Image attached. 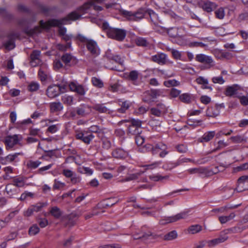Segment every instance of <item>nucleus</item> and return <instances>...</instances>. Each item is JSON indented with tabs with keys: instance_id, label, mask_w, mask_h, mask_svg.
<instances>
[{
	"instance_id": "nucleus-13",
	"label": "nucleus",
	"mask_w": 248,
	"mask_h": 248,
	"mask_svg": "<svg viewBox=\"0 0 248 248\" xmlns=\"http://www.w3.org/2000/svg\"><path fill=\"white\" fill-rule=\"evenodd\" d=\"M19 34L18 33L12 32H10L8 35V40L5 42L3 45L5 48L10 50L15 47V40L16 38L18 37Z\"/></svg>"
},
{
	"instance_id": "nucleus-61",
	"label": "nucleus",
	"mask_w": 248,
	"mask_h": 248,
	"mask_svg": "<svg viewBox=\"0 0 248 248\" xmlns=\"http://www.w3.org/2000/svg\"><path fill=\"white\" fill-rule=\"evenodd\" d=\"M197 83L202 84L203 85H207L208 84V80L207 78H205L202 77H199L196 79Z\"/></svg>"
},
{
	"instance_id": "nucleus-24",
	"label": "nucleus",
	"mask_w": 248,
	"mask_h": 248,
	"mask_svg": "<svg viewBox=\"0 0 248 248\" xmlns=\"http://www.w3.org/2000/svg\"><path fill=\"white\" fill-rule=\"evenodd\" d=\"M49 108L51 113H59L63 108L62 104L60 102H54L49 104Z\"/></svg>"
},
{
	"instance_id": "nucleus-55",
	"label": "nucleus",
	"mask_w": 248,
	"mask_h": 248,
	"mask_svg": "<svg viewBox=\"0 0 248 248\" xmlns=\"http://www.w3.org/2000/svg\"><path fill=\"white\" fill-rule=\"evenodd\" d=\"M41 163V162L39 161H33L32 160H30L27 163V167L31 169H36L37 168L39 165Z\"/></svg>"
},
{
	"instance_id": "nucleus-32",
	"label": "nucleus",
	"mask_w": 248,
	"mask_h": 248,
	"mask_svg": "<svg viewBox=\"0 0 248 248\" xmlns=\"http://www.w3.org/2000/svg\"><path fill=\"white\" fill-rule=\"evenodd\" d=\"M193 98L192 94L188 93H185L179 95L180 100L186 104L190 103L193 100Z\"/></svg>"
},
{
	"instance_id": "nucleus-53",
	"label": "nucleus",
	"mask_w": 248,
	"mask_h": 248,
	"mask_svg": "<svg viewBox=\"0 0 248 248\" xmlns=\"http://www.w3.org/2000/svg\"><path fill=\"white\" fill-rule=\"evenodd\" d=\"M167 32L170 37H176L178 35V29L175 28H171L168 29Z\"/></svg>"
},
{
	"instance_id": "nucleus-50",
	"label": "nucleus",
	"mask_w": 248,
	"mask_h": 248,
	"mask_svg": "<svg viewBox=\"0 0 248 248\" xmlns=\"http://www.w3.org/2000/svg\"><path fill=\"white\" fill-rule=\"evenodd\" d=\"M62 100L63 103L68 105H71L73 104V97L70 95H65L62 97Z\"/></svg>"
},
{
	"instance_id": "nucleus-6",
	"label": "nucleus",
	"mask_w": 248,
	"mask_h": 248,
	"mask_svg": "<svg viewBox=\"0 0 248 248\" xmlns=\"http://www.w3.org/2000/svg\"><path fill=\"white\" fill-rule=\"evenodd\" d=\"M155 234L150 231H145V228L142 227L140 232L134 235V239H141L144 243L150 242L151 240L155 238Z\"/></svg>"
},
{
	"instance_id": "nucleus-63",
	"label": "nucleus",
	"mask_w": 248,
	"mask_h": 248,
	"mask_svg": "<svg viewBox=\"0 0 248 248\" xmlns=\"http://www.w3.org/2000/svg\"><path fill=\"white\" fill-rule=\"evenodd\" d=\"M135 142L138 146L141 145L144 141V139L139 135H135Z\"/></svg>"
},
{
	"instance_id": "nucleus-4",
	"label": "nucleus",
	"mask_w": 248,
	"mask_h": 248,
	"mask_svg": "<svg viewBox=\"0 0 248 248\" xmlns=\"http://www.w3.org/2000/svg\"><path fill=\"white\" fill-rule=\"evenodd\" d=\"M108 36L118 41H123L126 35V31L122 29L110 28L107 31Z\"/></svg>"
},
{
	"instance_id": "nucleus-27",
	"label": "nucleus",
	"mask_w": 248,
	"mask_h": 248,
	"mask_svg": "<svg viewBox=\"0 0 248 248\" xmlns=\"http://www.w3.org/2000/svg\"><path fill=\"white\" fill-rule=\"evenodd\" d=\"M93 108L99 113L110 114L112 112L105 106L104 104H96L93 106Z\"/></svg>"
},
{
	"instance_id": "nucleus-26",
	"label": "nucleus",
	"mask_w": 248,
	"mask_h": 248,
	"mask_svg": "<svg viewBox=\"0 0 248 248\" xmlns=\"http://www.w3.org/2000/svg\"><path fill=\"white\" fill-rule=\"evenodd\" d=\"M238 186L235 188L238 192H241L245 190V189H242L243 185L245 183H248V176H242L240 177L237 180Z\"/></svg>"
},
{
	"instance_id": "nucleus-40",
	"label": "nucleus",
	"mask_w": 248,
	"mask_h": 248,
	"mask_svg": "<svg viewBox=\"0 0 248 248\" xmlns=\"http://www.w3.org/2000/svg\"><path fill=\"white\" fill-rule=\"evenodd\" d=\"M235 214L234 213H232L229 216L219 217L218 219L221 224H224L227 222L232 219L235 217Z\"/></svg>"
},
{
	"instance_id": "nucleus-8",
	"label": "nucleus",
	"mask_w": 248,
	"mask_h": 248,
	"mask_svg": "<svg viewBox=\"0 0 248 248\" xmlns=\"http://www.w3.org/2000/svg\"><path fill=\"white\" fill-rule=\"evenodd\" d=\"M22 139L21 135L15 134L6 137L3 142L6 145V149L8 150L13 148L15 145L19 144V141Z\"/></svg>"
},
{
	"instance_id": "nucleus-47",
	"label": "nucleus",
	"mask_w": 248,
	"mask_h": 248,
	"mask_svg": "<svg viewBox=\"0 0 248 248\" xmlns=\"http://www.w3.org/2000/svg\"><path fill=\"white\" fill-rule=\"evenodd\" d=\"M179 84L180 82L175 79L169 80L164 82V85L167 87H170L171 86H177Z\"/></svg>"
},
{
	"instance_id": "nucleus-15",
	"label": "nucleus",
	"mask_w": 248,
	"mask_h": 248,
	"mask_svg": "<svg viewBox=\"0 0 248 248\" xmlns=\"http://www.w3.org/2000/svg\"><path fill=\"white\" fill-rule=\"evenodd\" d=\"M61 60L66 65L69 66L76 65L78 62V60L75 57L68 53H64L62 56Z\"/></svg>"
},
{
	"instance_id": "nucleus-31",
	"label": "nucleus",
	"mask_w": 248,
	"mask_h": 248,
	"mask_svg": "<svg viewBox=\"0 0 248 248\" xmlns=\"http://www.w3.org/2000/svg\"><path fill=\"white\" fill-rule=\"evenodd\" d=\"M106 57L108 60H112L115 62L122 66L124 64V61L118 55H113L109 53H107Z\"/></svg>"
},
{
	"instance_id": "nucleus-43",
	"label": "nucleus",
	"mask_w": 248,
	"mask_h": 248,
	"mask_svg": "<svg viewBox=\"0 0 248 248\" xmlns=\"http://www.w3.org/2000/svg\"><path fill=\"white\" fill-rule=\"evenodd\" d=\"M177 237V233L176 231H172L164 235V239L165 240H172Z\"/></svg>"
},
{
	"instance_id": "nucleus-29",
	"label": "nucleus",
	"mask_w": 248,
	"mask_h": 248,
	"mask_svg": "<svg viewBox=\"0 0 248 248\" xmlns=\"http://www.w3.org/2000/svg\"><path fill=\"white\" fill-rule=\"evenodd\" d=\"M245 229H246L245 227H241L237 226L225 230L224 231V232L225 234L231 233H236L242 232Z\"/></svg>"
},
{
	"instance_id": "nucleus-1",
	"label": "nucleus",
	"mask_w": 248,
	"mask_h": 248,
	"mask_svg": "<svg viewBox=\"0 0 248 248\" xmlns=\"http://www.w3.org/2000/svg\"><path fill=\"white\" fill-rule=\"evenodd\" d=\"M81 17V14H78L77 11H73L69 13L67 16L59 19H51L45 22L43 20L40 21V25L44 29H49L51 27H57L59 28L58 32L60 36L66 34V29L62 25L70 23V21L78 19Z\"/></svg>"
},
{
	"instance_id": "nucleus-5",
	"label": "nucleus",
	"mask_w": 248,
	"mask_h": 248,
	"mask_svg": "<svg viewBox=\"0 0 248 248\" xmlns=\"http://www.w3.org/2000/svg\"><path fill=\"white\" fill-rule=\"evenodd\" d=\"M162 92L160 90L151 89L143 93L142 100L143 102L150 104L154 101L158 96H160Z\"/></svg>"
},
{
	"instance_id": "nucleus-12",
	"label": "nucleus",
	"mask_w": 248,
	"mask_h": 248,
	"mask_svg": "<svg viewBox=\"0 0 248 248\" xmlns=\"http://www.w3.org/2000/svg\"><path fill=\"white\" fill-rule=\"evenodd\" d=\"M18 25L24 31L28 34L32 35L37 32H40L41 29L38 27H35L34 29H29L28 27V21L27 20L22 18L18 20Z\"/></svg>"
},
{
	"instance_id": "nucleus-21",
	"label": "nucleus",
	"mask_w": 248,
	"mask_h": 248,
	"mask_svg": "<svg viewBox=\"0 0 248 248\" xmlns=\"http://www.w3.org/2000/svg\"><path fill=\"white\" fill-rule=\"evenodd\" d=\"M200 4L203 10L207 12L212 11L217 6L216 3L206 0L202 1Z\"/></svg>"
},
{
	"instance_id": "nucleus-11",
	"label": "nucleus",
	"mask_w": 248,
	"mask_h": 248,
	"mask_svg": "<svg viewBox=\"0 0 248 248\" xmlns=\"http://www.w3.org/2000/svg\"><path fill=\"white\" fill-rule=\"evenodd\" d=\"M187 213L188 212L186 211L182 212L175 216L169 217L165 219L160 220V223L161 224H165L166 223L174 222L181 219H185L188 217Z\"/></svg>"
},
{
	"instance_id": "nucleus-46",
	"label": "nucleus",
	"mask_w": 248,
	"mask_h": 248,
	"mask_svg": "<svg viewBox=\"0 0 248 248\" xmlns=\"http://www.w3.org/2000/svg\"><path fill=\"white\" fill-rule=\"evenodd\" d=\"M202 227L198 224L191 225L188 228V231L192 234L199 232L202 230Z\"/></svg>"
},
{
	"instance_id": "nucleus-37",
	"label": "nucleus",
	"mask_w": 248,
	"mask_h": 248,
	"mask_svg": "<svg viewBox=\"0 0 248 248\" xmlns=\"http://www.w3.org/2000/svg\"><path fill=\"white\" fill-rule=\"evenodd\" d=\"M215 131H209L205 133L204 135L202 137L201 141V142H208L213 138L215 136Z\"/></svg>"
},
{
	"instance_id": "nucleus-56",
	"label": "nucleus",
	"mask_w": 248,
	"mask_h": 248,
	"mask_svg": "<svg viewBox=\"0 0 248 248\" xmlns=\"http://www.w3.org/2000/svg\"><path fill=\"white\" fill-rule=\"evenodd\" d=\"M208 169L204 167H199L198 174L204 177H209L208 176Z\"/></svg>"
},
{
	"instance_id": "nucleus-51",
	"label": "nucleus",
	"mask_w": 248,
	"mask_h": 248,
	"mask_svg": "<svg viewBox=\"0 0 248 248\" xmlns=\"http://www.w3.org/2000/svg\"><path fill=\"white\" fill-rule=\"evenodd\" d=\"M0 15L9 20L12 19L13 18V16L8 13L4 8H0Z\"/></svg>"
},
{
	"instance_id": "nucleus-62",
	"label": "nucleus",
	"mask_w": 248,
	"mask_h": 248,
	"mask_svg": "<svg viewBox=\"0 0 248 248\" xmlns=\"http://www.w3.org/2000/svg\"><path fill=\"white\" fill-rule=\"evenodd\" d=\"M150 112L152 115L157 117H160L162 114H163L160 110H159L155 107L151 108Z\"/></svg>"
},
{
	"instance_id": "nucleus-34",
	"label": "nucleus",
	"mask_w": 248,
	"mask_h": 248,
	"mask_svg": "<svg viewBox=\"0 0 248 248\" xmlns=\"http://www.w3.org/2000/svg\"><path fill=\"white\" fill-rule=\"evenodd\" d=\"M79 217L77 213H72L67 217L68 221L67 225L69 226H73L75 224Z\"/></svg>"
},
{
	"instance_id": "nucleus-58",
	"label": "nucleus",
	"mask_w": 248,
	"mask_h": 248,
	"mask_svg": "<svg viewBox=\"0 0 248 248\" xmlns=\"http://www.w3.org/2000/svg\"><path fill=\"white\" fill-rule=\"evenodd\" d=\"M39 85L36 82H31L28 86V90L31 92H34L38 90Z\"/></svg>"
},
{
	"instance_id": "nucleus-52",
	"label": "nucleus",
	"mask_w": 248,
	"mask_h": 248,
	"mask_svg": "<svg viewBox=\"0 0 248 248\" xmlns=\"http://www.w3.org/2000/svg\"><path fill=\"white\" fill-rule=\"evenodd\" d=\"M5 190L8 194L12 195L14 192H16V189L12 184H8L5 187Z\"/></svg>"
},
{
	"instance_id": "nucleus-16",
	"label": "nucleus",
	"mask_w": 248,
	"mask_h": 248,
	"mask_svg": "<svg viewBox=\"0 0 248 248\" xmlns=\"http://www.w3.org/2000/svg\"><path fill=\"white\" fill-rule=\"evenodd\" d=\"M91 7H93L95 10L97 11H101L103 9V8L100 6L95 5L93 2H89L79 7L76 11L78 14H81V16L84 13H86L87 10Z\"/></svg>"
},
{
	"instance_id": "nucleus-54",
	"label": "nucleus",
	"mask_w": 248,
	"mask_h": 248,
	"mask_svg": "<svg viewBox=\"0 0 248 248\" xmlns=\"http://www.w3.org/2000/svg\"><path fill=\"white\" fill-rule=\"evenodd\" d=\"M92 82L93 84L97 87L102 88L103 86V82L102 80L96 77L92 78Z\"/></svg>"
},
{
	"instance_id": "nucleus-45",
	"label": "nucleus",
	"mask_w": 248,
	"mask_h": 248,
	"mask_svg": "<svg viewBox=\"0 0 248 248\" xmlns=\"http://www.w3.org/2000/svg\"><path fill=\"white\" fill-rule=\"evenodd\" d=\"M128 132L132 135H139L141 132V128L136 127V126L130 125L128 127Z\"/></svg>"
},
{
	"instance_id": "nucleus-57",
	"label": "nucleus",
	"mask_w": 248,
	"mask_h": 248,
	"mask_svg": "<svg viewBox=\"0 0 248 248\" xmlns=\"http://www.w3.org/2000/svg\"><path fill=\"white\" fill-rule=\"evenodd\" d=\"M71 42H67L65 45L59 44L58 45V48L61 51H65L67 49L71 47Z\"/></svg>"
},
{
	"instance_id": "nucleus-38",
	"label": "nucleus",
	"mask_w": 248,
	"mask_h": 248,
	"mask_svg": "<svg viewBox=\"0 0 248 248\" xmlns=\"http://www.w3.org/2000/svg\"><path fill=\"white\" fill-rule=\"evenodd\" d=\"M50 214L56 218H59L62 215V212L57 206L52 207L50 210Z\"/></svg>"
},
{
	"instance_id": "nucleus-28",
	"label": "nucleus",
	"mask_w": 248,
	"mask_h": 248,
	"mask_svg": "<svg viewBox=\"0 0 248 248\" xmlns=\"http://www.w3.org/2000/svg\"><path fill=\"white\" fill-rule=\"evenodd\" d=\"M228 239V236L224 235L223 236H220L219 237L216 239H214L211 240L207 241V244L208 247H212L219 243L224 242Z\"/></svg>"
},
{
	"instance_id": "nucleus-25",
	"label": "nucleus",
	"mask_w": 248,
	"mask_h": 248,
	"mask_svg": "<svg viewBox=\"0 0 248 248\" xmlns=\"http://www.w3.org/2000/svg\"><path fill=\"white\" fill-rule=\"evenodd\" d=\"M147 14L149 16L151 21L155 25H158L159 23H162L161 20L159 19L158 15L153 10L148 8Z\"/></svg>"
},
{
	"instance_id": "nucleus-42",
	"label": "nucleus",
	"mask_w": 248,
	"mask_h": 248,
	"mask_svg": "<svg viewBox=\"0 0 248 248\" xmlns=\"http://www.w3.org/2000/svg\"><path fill=\"white\" fill-rule=\"evenodd\" d=\"M169 176L168 175L161 176V175L157 174L156 175H152L149 176V178L154 181H163V180H168Z\"/></svg>"
},
{
	"instance_id": "nucleus-17",
	"label": "nucleus",
	"mask_w": 248,
	"mask_h": 248,
	"mask_svg": "<svg viewBox=\"0 0 248 248\" xmlns=\"http://www.w3.org/2000/svg\"><path fill=\"white\" fill-rule=\"evenodd\" d=\"M41 52L39 50H34L30 55V64L32 67H35L39 65L41 61L40 59Z\"/></svg>"
},
{
	"instance_id": "nucleus-3",
	"label": "nucleus",
	"mask_w": 248,
	"mask_h": 248,
	"mask_svg": "<svg viewBox=\"0 0 248 248\" xmlns=\"http://www.w3.org/2000/svg\"><path fill=\"white\" fill-rule=\"evenodd\" d=\"M77 38L81 43H85L88 50L93 55L97 56L99 54V48L96 41L88 39L81 34H78Z\"/></svg>"
},
{
	"instance_id": "nucleus-35",
	"label": "nucleus",
	"mask_w": 248,
	"mask_h": 248,
	"mask_svg": "<svg viewBox=\"0 0 248 248\" xmlns=\"http://www.w3.org/2000/svg\"><path fill=\"white\" fill-rule=\"evenodd\" d=\"M230 140L234 143L246 142L247 138L244 135H236L230 138Z\"/></svg>"
},
{
	"instance_id": "nucleus-14",
	"label": "nucleus",
	"mask_w": 248,
	"mask_h": 248,
	"mask_svg": "<svg viewBox=\"0 0 248 248\" xmlns=\"http://www.w3.org/2000/svg\"><path fill=\"white\" fill-rule=\"evenodd\" d=\"M62 174L67 178H70L71 182L73 184L79 183L80 178L76 173L71 170L64 169L62 170Z\"/></svg>"
},
{
	"instance_id": "nucleus-41",
	"label": "nucleus",
	"mask_w": 248,
	"mask_h": 248,
	"mask_svg": "<svg viewBox=\"0 0 248 248\" xmlns=\"http://www.w3.org/2000/svg\"><path fill=\"white\" fill-rule=\"evenodd\" d=\"M139 76V73L137 70H132L130 71L127 76L128 80L133 82L136 81Z\"/></svg>"
},
{
	"instance_id": "nucleus-48",
	"label": "nucleus",
	"mask_w": 248,
	"mask_h": 248,
	"mask_svg": "<svg viewBox=\"0 0 248 248\" xmlns=\"http://www.w3.org/2000/svg\"><path fill=\"white\" fill-rule=\"evenodd\" d=\"M237 90L232 86H229L226 88L225 95L227 96H232L236 94Z\"/></svg>"
},
{
	"instance_id": "nucleus-10",
	"label": "nucleus",
	"mask_w": 248,
	"mask_h": 248,
	"mask_svg": "<svg viewBox=\"0 0 248 248\" xmlns=\"http://www.w3.org/2000/svg\"><path fill=\"white\" fill-rule=\"evenodd\" d=\"M69 87L71 91L76 92L78 95L82 96L85 94L88 90L85 86L79 84L77 82H71Z\"/></svg>"
},
{
	"instance_id": "nucleus-33",
	"label": "nucleus",
	"mask_w": 248,
	"mask_h": 248,
	"mask_svg": "<svg viewBox=\"0 0 248 248\" xmlns=\"http://www.w3.org/2000/svg\"><path fill=\"white\" fill-rule=\"evenodd\" d=\"M113 156L117 158H124L127 156L128 153L122 149L118 148L112 152Z\"/></svg>"
},
{
	"instance_id": "nucleus-64",
	"label": "nucleus",
	"mask_w": 248,
	"mask_h": 248,
	"mask_svg": "<svg viewBox=\"0 0 248 248\" xmlns=\"http://www.w3.org/2000/svg\"><path fill=\"white\" fill-rule=\"evenodd\" d=\"M99 248H121L119 244H108L101 246L99 247Z\"/></svg>"
},
{
	"instance_id": "nucleus-44",
	"label": "nucleus",
	"mask_w": 248,
	"mask_h": 248,
	"mask_svg": "<svg viewBox=\"0 0 248 248\" xmlns=\"http://www.w3.org/2000/svg\"><path fill=\"white\" fill-rule=\"evenodd\" d=\"M180 165V164H177V160L175 162H168L165 164L162 168L165 170H170L175 167Z\"/></svg>"
},
{
	"instance_id": "nucleus-49",
	"label": "nucleus",
	"mask_w": 248,
	"mask_h": 248,
	"mask_svg": "<svg viewBox=\"0 0 248 248\" xmlns=\"http://www.w3.org/2000/svg\"><path fill=\"white\" fill-rule=\"evenodd\" d=\"M40 231L39 228L36 224H34L31 226L29 230V234L30 235H34L37 234Z\"/></svg>"
},
{
	"instance_id": "nucleus-7",
	"label": "nucleus",
	"mask_w": 248,
	"mask_h": 248,
	"mask_svg": "<svg viewBox=\"0 0 248 248\" xmlns=\"http://www.w3.org/2000/svg\"><path fill=\"white\" fill-rule=\"evenodd\" d=\"M48 205L47 202H39L31 205L25 212L24 215L27 217H30L34 213H37L42 210L44 207H46Z\"/></svg>"
},
{
	"instance_id": "nucleus-59",
	"label": "nucleus",
	"mask_w": 248,
	"mask_h": 248,
	"mask_svg": "<svg viewBox=\"0 0 248 248\" xmlns=\"http://www.w3.org/2000/svg\"><path fill=\"white\" fill-rule=\"evenodd\" d=\"M76 110L77 114L80 116H84L86 115L83 105L80 106L79 107L76 108Z\"/></svg>"
},
{
	"instance_id": "nucleus-18",
	"label": "nucleus",
	"mask_w": 248,
	"mask_h": 248,
	"mask_svg": "<svg viewBox=\"0 0 248 248\" xmlns=\"http://www.w3.org/2000/svg\"><path fill=\"white\" fill-rule=\"evenodd\" d=\"M164 147V144L162 143H157L155 145L147 144L144 146L145 150L151 152L153 155L157 154L160 151V149H163Z\"/></svg>"
},
{
	"instance_id": "nucleus-30",
	"label": "nucleus",
	"mask_w": 248,
	"mask_h": 248,
	"mask_svg": "<svg viewBox=\"0 0 248 248\" xmlns=\"http://www.w3.org/2000/svg\"><path fill=\"white\" fill-rule=\"evenodd\" d=\"M136 44L140 46L150 47V43L147 40L143 37H138L135 39Z\"/></svg>"
},
{
	"instance_id": "nucleus-39",
	"label": "nucleus",
	"mask_w": 248,
	"mask_h": 248,
	"mask_svg": "<svg viewBox=\"0 0 248 248\" xmlns=\"http://www.w3.org/2000/svg\"><path fill=\"white\" fill-rule=\"evenodd\" d=\"M12 184L16 187H21L25 185V181L23 177L15 178L13 180Z\"/></svg>"
},
{
	"instance_id": "nucleus-9",
	"label": "nucleus",
	"mask_w": 248,
	"mask_h": 248,
	"mask_svg": "<svg viewBox=\"0 0 248 248\" xmlns=\"http://www.w3.org/2000/svg\"><path fill=\"white\" fill-rule=\"evenodd\" d=\"M76 138L77 139L81 140L84 143L89 144L94 138V136L87 130H84L77 133Z\"/></svg>"
},
{
	"instance_id": "nucleus-36",
	"label": "nucleus",
	"mask_w": 248,
	"mask_h": 248,
	"mask_svg": "<svg viewBox=\"0 0 248 248\" xmlns=\"http://www.w3.org/2000/svg\"><path fill=\"white\" fill-rule=\"evenodd\" d=\"M219 110H217L215 107H210L206 110V116L211 117H216L219 115Z\"/></svg>"
},
{
	"instance_id": "nucleus-23",
	"label": "nucleus",
	"mask_w": 248,
	"mask_h": 248,
	"mask_svg": "<svg viewBox=\"0 0 248 248\" xmlns=\"http://www.w3.org/2000/svg\"><path fill=\"white\" fill-rule=\"evenodd\" d=\"M152 60L159 64H164L167 62V55L163 53H158L152 57Z\"/></svg>"
},
{
	"instance_id": "nucleus-22",
	"label": "nucleus",
	"mask_w": 248,
	"mask_h": 248,
	"mask_svg": "<svg viewBox=\"0 0 248 248\" xmlns=\"http://www.w3.org/2000/svg\"><path fill=\"white\" fill-rule=\"evenodd\" d=\"M195 60L200 62L210 64L213 62L211 57L203 54H198L196 56Z\"/></svg>"
},
{
	"instance_id": "nucleus-19",
	"label": "nucleus",
	"mask_w": 248,
	"mask_h": 248,
	"mask_svg": "<svg viewBox=\"0 0 248 248\" xmlns=\"http://www.w3.org/2000/svg\"><path fill=\"white\" fill-rule=\"evenodd\" d=\"M60 89L56 84L49 86L46 91L47 96L49 98H55L60 95Z\"/></svg>"
},
{
	"instance_id": "nucleus-2",
	"label": "nucleus",
	"mask_w": 248,
	"mask_h": 248,
	"mask_svg": "<svg viewBox=\"0 0 248 248\" xmlns=\"http://www.w3.org/2000/svg\"><path fill=\"white\" fill-rule=\"evenodd\" d=\"M147 12L148 8L140 7L135 12L123 10L122 14L129 21L138 22L144 18Z\"/></svg>"
},
{
	"instance_id": "nucleus-20",
	"label": "nucleus",
	"mask_w": 248,
	"mask_h": 248,
	"mask_svg": "<svg viewBox=\"0 0 248 248\" xmlns=\"http://www.w3.org/2000/svg\"><path fill=\"white\" fill-rule=\"evenodd\" d=\"M117 202L115 198L106 199L98 203L97 207L98 209L107 208L115 204Z\"/></svg>"
},
{
	"instance_id": "nucleus-60",
	"label": "nucleus",
	"mask_w": 248,
	"mask_h": 248,
	"mask_svg": "<svg viewBox=\"0 0 248 248\" xmlns=\"http://www.w3.org/2000/svg\"><path fill=\"white\" fill-rule=\"evenodd\" d=\"M18 11L26 13H30V10L24 5L19 4L17 6Z\"/></svg>"
}]
</instances>
